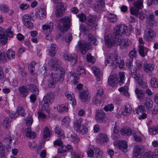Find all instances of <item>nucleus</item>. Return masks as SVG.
<instances>
[{"label":"nucleus","mask_w":158,"mask_h":158,"mask_svg":"<svg viewBox=\"0 0 158 158\" xmlns=\"http://www.w3.org/2000/svg\"><path fill=\"white\" fill-rule=\"evenodd\" d=\"M105 41L106 45L108 48H111L114 43H117L123 49H124L130 46L131 42L130 40L127 38L121 39V38L111 40V39L107 35L105 37Z\"/></svg>","instance_id":"f257e3e1"},{"label":"nucleus","mask_w":158,"mask_h":158,"mask_svg":"<svg viewBox=\"0 0 158 158\" xmlns=\"http://www.w3.org/2000/svg\"><path fill=\"white\" fill-rule=\"evenodd\" d=\"M105 63L106 65H108L111 69L116 68L117 66L120 69H122L124 66L123 61L119 60L115 54H111L107 56Z\"/></svg>","instance_id":"f03ea898"},{"label":"nucleus","mask_w":158,"mask_h":158,"mask_svg":"<svg viewBox=\"0 0 158 158\" xmlns=\"http://www.w3.org/2000/svg\"><path fill=\"white\" fill-rule=\"evenodd\" d=\"M119 81L117 76L115 74L110 76L108 79V83L109 85L112 87H115L118 83L120 85H121L124 82L125 75L123 72H120L119 74Z\"/></svg>","instance_id":"7ed1b4c3"},{"label":"nucleus","mask_w":158,"mask_h":158,"mask_svg":"<svg viewBox=\"0 0 158 158\" xmlns=\"http://www.w3.org/2000/svg\"><path fill=\"white\" fill-rule=\"evenodd\" d=\"M127 31V27L123 24L118 25L115 27L114 32L113 33L110 38L111 40L120 38L121 36L124 35Z\"/></svg>","instance_id":"20e7f679"},{"label":"nucleus","mask_w":158,"mask_h":158,"mask_svg":"<svg viewBox=\"0 0 158 158\" xmlns=\"http://www.w3.org/2000/svg\"><path fill=\"white\" fill-rule=\"evenodd\" d=\"M72 25L71 19L68 17L61 18L58 24V27L61 31H66L70 29Z\"/></svg>","instance_id":"39448f33"},{"label":"nucleus","mask_w":158,"mask_h":158,"mask_svg":"<svg viewBox=\"0 0 158 158\" xmlns=\"http://www.w3.org/2000/svg\"><path fill=\"white\" fill-rule=\"evenodd\" d=\"M54 98V95L52 93H47L44 97L43 107H48L49 105L53 102Z\"/></svg>","instance_id":"423d86ee"},{"label":"nucleus","mask_w":158,"mask_h":158,"mask_svg":"<svg viewBox=\"0 0 158 158\" xmlns=\"http://www.w3.org/2000/svg\"><path fill=\"white\" fill-rule=\"evenodd\" d=\"M77 45L81 52L83 55L85 54L86 51L90 49L91 46L90 43H87L83 40L78 41Z\"/></svg>","instance_id":"0eeeda50"},{"label":"nucleus","mask_w":158,"mask_h":158,"mask_svg":"<svg viewBox=\"0 0 158 158\" xmlns=\"http://www.w3.org/2000/svg\"><path fill=\"white\" fill-rule=\"evenodd\" d=\"M155 32L152 29L149 28H147L144 31L143 38L146 41L150 42L152 41L153 38L156 36Z\"/></svg>","instance_id":"6e6552de"},{"label":"nucleus","mask_w":158,"mask_h":158,"mask_svg":"<svg viewBox=\"0 0 158 158\" xmlns=\"http://www.w3.org/2000/svg\"><path fill=\"white\" fill-rule=\"evenodd\" d=\"M79 94L80 98L84 102H88L90 99L89 93L87 89H81L79 90Z\"/></svg>","instance_id":"1a4fd4ad"},{"label":"nucleus","mask_w":158,"mask_h":158,"mask_svg":"<svg viewBox=\"0 0 158 158\" xmlns=\"http://www.w3.org/2000/svg\"><path fill=\"white\" fill-rule=\"evenodd\" d=\"M50 62L51 64V69L54 71H57L61 70V62L58 59L55 57H53L50 60Z\"/></svg>","instance_id":"9d476101"},{"label":"nucleus","mask_w":158,"mask_h":158,"mask_svg":"<svg viewBox=\"0 0 158 158\" xmlns=\"http://www.w3.org/2000/svg\"><path fill=\"white\" fill-rule=\"evenodd\" d=\"M59 73L53 74L52 73V77L54 80L56 81H59L60 82L62 81L64 79V76L65 74L64 69H61V70H57Z\"/></svg>","instance_id":"9b49d317"},{"label":"nucleus","mask_w":158,"mask_h":158,"mask_svg":"<svg viewBox=\"0 0 158 158\" xmlns=\"http://www.w3.org/2000/svg\"><path fill=\"white\" fill-rule=\"evenodd\" d=\"M31 19L29 15H24L22 18L23 24L27 28L32 29L33 28V24L31 22Z\"/></svg>","instance_id":"f8f14e48"},{"label":"nucleus","mask_w":158,"mask_h":158,"mask_svg":"<svg viewBox=\"0 0 158 158\" xmlns=\"http://www.w3.org/2000/svg\"><path fill=\"white\" fill-rule=\"evenodd\" d=\"M63 57L64 60L70 61L73 65L77 61V57L74 54H64Z\"/></svg>","instance_id":"ddd939ff"},{"label":"nucleus","mask_w":158,"mask_h":158,"mask_svg":"<svg viewBox=\"0 0 158 158\" xmlns=\"http://www.w3.org/2000/svg\"><path fill=\"white\" fill-rule=\"evenodd\" d=\"M56 9V11L55 12V14L56 17H61L62 13L64 10V3L62 2L57 3Z\"/></svg>","instance_id":"4468645a"},{"label":"nucleus","mask_w":158,"mask_h":158,"mask_svg":"<svg viewBox=\"0 0 158 158\" xmlns=\"http://www.w3.org/2000/svg\"><path fill=\"white\" fill-rule=\"evenodd\" d=\"M96 20V17L95 16L90 15L87 18L86 24L89 26L95 28L97 26Z\"/></svg>","instance_id":"2eb2a0df"},{"label":"nucleus","mask_w":158,"mask_h":158,"mask_svg":"<svg viewBox=\"0 0 158 158\" xmlns=\"http://www.w3.org/2000/svg\"><path fill=\"white\" fill-rule=\"evenodd\" d=\"M131 76L135 80H136L137 83L139 85L142 86V88L145 89L148 87L147 83L143 81L141 79H140V77H138V75H137L136 72H133V73H132Z\"/></svg>","instance_id":"dca6fc26"},{"label":"nucleus","mask_w":158,"mask_h":158,"mask_svg":"<svg viewBox=\"0 0 158 158\" xmlns=\"http://www.w3.org/2000/svg\"><path fill=\"white\" fill-rule=\"evenodd\" d=\"M105 117V114L103 111L101 110H97L95 114V119L98 123L102 122Z\"/></svg>","instance_id":"f3484780"},{"label":"nucleus","mask_w":158,"mask_h":158,"mask_svg":"<svg viewBox=\"0 0 158 158\" xmlns=\"http://www.w3.org/2000/svg\"><path fill=\"white\" fill-rule=\"evenodd\" d=\"M18 90L20 96L23 98H25L29 94V89L27 86L25 85L19 87Z\"/></svg>","instance_id":"a211bd4d"},{"label":"nucleus","mask_w":158,"mask_h":158,"mask_svg":"<svg viewBox=\"0 0 158 158\" xmlns=\"http://www.w3.org/2000/svg\"><path fill=\"white\" fill-rule=\"evenodd\" d=\"M7 40V35L6 34V30L0 27V43L3 44H6Z\"/></svg>","instance_id":"6ab92c4d"},{"label":"nucleus","mask_w":158,"mask_h":158,"mask_svg":"<svg viewBox=\"0 0 158 158\" xmlns=\"http://www.w3.org/2000/svg\"><path fill=\"white\" fill-rule=\"evenodd\" d=\"M147 21L148 24L150 26H155L157 23L155 20V15L150 14L147 17Z\"/></svg>","instance_id":"aec40b11"},{"label":"nucleus","mask_w":158,"mask_h":158,"mask_svg":"<svg viewBox=\"0 0 158 158\" xmlns=\"http://www.w3.org/2000/svg\"><path fill=\"white\" fill-rule=\"evenodd\" d=\"M135 92L137 96V98L140 101L143 100L145 98V91L144 90H141L138 88L135 89Z\"/></svg>","instance_id":"412c9836"},{"label":"nucleus","mask_w":158,"mask_h":158,"mask_svg":"<svg viewBox=\"0 0 158 158\" xmlns=\"http://www.w3.org/2000/svg\"><path fill=\"white\" fill-rule=\"evenodd\" d=\"M138 51L139 55L142 57H144L147 55L148 49L143 46L139 45L138 46Z\"/></svg>","instance_id":"4be33fe9"},{"label":"nucleus","mask_w":158,"mask_h":158,"mask_svg":"<svg viewBox=\"0 0 158 158\" xmlns=\"http://www.w3.org/2000/svg\"><path fill=\"white\" fill-rule=\"evenodd\" d=\"M48 50L49 55L51 57L54 56L58 50L57 46L55 44H52L49 47Z\"/></svg>","instance_id":"5701e85b"},{"label":"nucleus","mask_w":158,"mask_h":158,"mask_svg":"<svg viewBox=\"0 0 158 158\" xmlns=\"http://www.w3.org/2000/svg\"><path fill=\"white\" fill-rule=\"evenodd\" d=\"M154 65L153 64L146 63L144 64L143 70L147 73H151L154 70Z\"/></svg>","instance_id":"b1692460"},{"label":"nucleus","mask_w":158,"mask_h":158,"mask_svg":"<svg viewBox=\"0 0 158 158\" xmlns=\"http://www.w3.org/2000/svg\"><path fill=\"white\" fill-rule=\"evenodd\" d=\"M54 130L56 134H57L58 137L60 138H63L65 135L63 131L61 129L58 125H56L54 129Z\"/></svg>","instance_id":"393cba45"},{"label":"nucleus","mask_w":158,"mask_h":158,"mask_svg":"<svg viewBox=\"0 0 158 158\" xmlns=\"http://www.w3.org/2000/svg\"><path fill=\"white\" fill-rule=\"evenodd\" d=\"M65 96L67 98L71 101L73 105H75L76 104V101L74 98L73 94L69 92H66L65 93Z\"/></svg>","instance_id":"a878e982"},{"label":"nucleus","mask_w":158,"mask_h":158,"mask_svg":"<svg viewBox=\"0 0 158 158\" xmlns=\"http://www.w3.org/2000/svg\"><path fill=\"white\" fill-rule=\"evenodd\" d=\"M118 146L119 149L125 152H127V146L126 141L120 140L118 143Z\"/></svg>","instance_id":"bb28decb"},{"label":"nucleus","mask_w":158,"mask_h":158,"mask_svg":"<svg viewBox=\"0 0 158 158\" xmlns=\"http://www.w3.org/2000/svg\"><path fill=\"white\" fill-rule=\"evenodd\" d=\"M158 157V148L155 150L154 154L152 153L146 152L143 156V158H157Z\"/></svg>","instance_id":"cd10ccee"},{"label":"nucleus","mask_w":158,"mask_h":158,"mask_svg":"<svg viewBox=\"0 0 158 158\" xmlns=\"http://www.w3.org/2000/svg\"><path fill=\"white\" fill-rule=\"evenodd\" d=\"M92 70L96 76L97 81H99L100 78L102 76V73L100 71V69L96 67H93L92 68Z\"/></svg>","instance_id":"c85d7f7f"},{"label":"nucleus","mask_w":158,"mask_h":158,"mask_svg":"<svg viewBox=\"0 0 158 158\" xmlns=\"http://www.w3.org/2000/svg\"><path fill=\"white\" fill-rule=\"evenodd\" d=\"M68 104L66 103L65 104H61L57 106V110L58 111L61 113L67 112L68 110Z\"/></svg>","instance_id":"c756f323"},{"label":"nucleus","mask_w":158,"mask_h":158,"mask_svg":"<svg viewBox=\"0 0 158 158\" xmlns=\"http://www.w3.org/2000/svg\"><path fill=\"white\" fill-rule=\"evenodd\" d=\"M70 135H68V137L71 142L73 143H77L79 141L80 139L76 134H75L72 131L70 132Z\"/></svg>","instance_id":"7c9ffc66"},{"label":"nucleus","mask_w":158,"mask_h":158,"mask_svg":"<svg viewBox=\"0 0 158 158\" xmlns=\"http://www.w3.org/2000/svg\"><path fill=\"white\" fill-rule=\"evenodd\" d=\"M8 61L6 52L5 53L3 50H0V61L3 63H5Z\"/></svg>","instance_id":"2f4dec72"},{"label":"nucleus","mask_w":158,"mask_h":158,"mask_svg":"<svg viewBox=\"0 0 158 158\" xmlns=\"http://www.w3.org/2000/svg\"><path fill=\"white\" fill-rule=\"evenodd\" d=\"M26 136L28 138L33 139L36 136L35 133L31 131L30 127H28L25 130Z\"/></svg>","instance_id":"473e14b6"},{"label":"nucleus","mask_w":158,"mask_h":158,"mask_svg":"<svg viewBox=\"0 0 158 158\" xmlns=\"http://www.w3.org/2000/svg\"><path fill=\"white\" fill-rule=\"evenodd\" d=\"M134 131H132L129 128L124 127L121 130L120 132L123 135H126L127 136H130L131 135H132Z\"/></svg>","instance_id":"72a5a7b5"},{"label":"nucleus","mask_w":158,"mask_h":158,"mask_svg":"<svg viewBox=\"0 0 158 158\" xmlns=\"http://www.w3.org/2000/svg\"><path fill=\"white\" fill-rule=\"evenodd\" d=\"M53 28V24L51 22H50L49 23L44 25L42 26V29L44 30L48 31L49 33L52 31Z\"/></svg>","instance_id":"f704fd0d"},{"label":"nucleus","mask_w":158,"mask_h":158,"mask_svg":"<svg viewBox=\"0 0 158 158\" xmlns=\"http://www.w3.org/2000/svg\"><path fill=\"white\" fill-rule=\"evenodd\" d=\"M93 149L95 151V156L97 158H102L103 152L97 146H93Z\"/></svg>","instance_id":"c9c22d12"},{"label":"nucleus","mask_w":158,"mask_h":158,"mask_svg":"<svg viewBox=\"0 0 158 158\" xmlns=\"http://www.w3.org/2000/svg\"><path fill=\"white\" fill-rule=\"evenodd\" d=\"M6 55L8 60H12L15 57V53L11 49H9L6 51Z\"/></svg>","instance_id":"e433bc0d"},{"label":"nucleus","mask_w":158,"mask_h":158,"mask_svg":"<svg viewBox=\"0 0 158 158\" xmlns=\"http://www.w3.org/2000/svg\"><path fill=\"white\" fill-rule=\"evenodd\" d=\"M132 111V109L131 106L127 104L124 106V109L123 112V114L124 115L127 116L131 113Z\"/></svg>","instance_id":"4c0bfd02"},{"label":"nucleus","mask_w":158,"mask_h":158,"mask_svg":"<svg viewBox=\"0 0 158 158\" xmlns=\"http://www.w3.org/2000/svg\"><path fill=\"white\" fill-rule=\"evenodd\" d=\"M28 89L32 93L37 94L39 92V89L37 87L33 84H30L27 85Z\"/></svg>","instance_id":"58836bf2"},{"label":"nucleus","mask_w":158,"mask_h":158,"mask_svg":"<svg viewBox=\"0 0 158 158\" xmlns=\"http://www.w3.org/2000/svg\"><path fill=\"white\" fill-rule=\"evenodd\" d=\"M141 150V148L140 146H137L135 148L133 154L134 157L139 158L141 154L140 151Z\"/></svg>","instance_id":"ea45409f"},{"label":"nucleus","mask_w":158,"mask_h":158,"mask_svg":"<svg viewBox=\"0 0 158 158\" xmlns=\"http://www.w3.org/2000/svg\"><path fill=\"white\" fill-rule=\"evenodd\" d=\"M76 131L81 134H86L88 131V128L85 125H82Z\"/></svg>","instance_id":"a19ab883"},{"label":"nucleus","mask_w":158,"mask_h":158,"mask_svg":"<svg viewBox=\"0 0 158 158\" xmlns=\"http://www.w3.org/2000/svg\"><path fill=\"white\" fill-rule=\"evenodd\" d=\"M107 17L108 20L111 22L115 23L117 21L116 15L113 13L109 14Z\"/></svg>","instance_id":"79ce46f5"},{"label":"nucleus","mask_w":158,"mask_h":158,"mask_svg":"<svg viewBox=\"0 0 158 158\" xmlns=\"http://www.w3.org/2000/svg\"><path fill=\"white\" fill-rule=\"evenodd\" d=\"M134 6L140 10L143 7V0H137L133 3Z\"/></svg>","instance_id":"37998d69"},{"label":"nucleus","mask_w":158,"mask_h":158,"mask_svg":"<svg viewBox=\"0 0 158 158\" xmlns=\"http://www.w3.org/2000/svg\"><path fill=\"white\" fill-rule=\"evenodd\" d=\"M52 134V132L49 130L48 128L46 127L44 128L43 133V137L44 139H46L49 137Z\"/></svg>","instance_id":"c03bdc74"},{"label":"nucleus","mask_w":158,"mask_h":158,"mask_svg":"<svg viewBox=\"0 0 158 158\" xmlns=\"http://www.w3.org/2000/svg\"><path fill=\"white\" fill-rule=\"evenodd\" d=\"M70 119L68 117H65L63 118L61 121L62 125L66 128L69 127Z\"/></svg>","instance_id":"a18cd8bd"},{"label":"nucleus","mask_w":158,"mask_h":158,"mask_svg":"<svg viewBox=\"0 0 158 158\" xmlns=\"http://www.w3.org/2000/svg\"><path fill=\"white\" fill-rule=\"evenodd\" d=\"M102 96L100 95L96 94L93 99V102L95 104H100L101 102Z\"/></svg>","instance_id":"49530a36"},{"label":"nucleus","mask_w":158,"mask_h":158,"mask_svg":"<svg viewBox=\"0 0 158 158\" xmlns=\"http://www.w3.org/2000/svg\"><path fill=\"white\" fill-rule=\"evenodd\" d=\"M78 75L73 71L70 72V77H73V82L74 84L77 83L79 82V77L78 76Z\"/></svg>","instance_id":"de8ad7c7"},{"label":"nucleus","mask_w":158,"mask_h":158,"mask_svg":"<svg viewBox=\"0 0 158 158\" xmlns=\"http://www.w3.org/2000/svg\"><path fill=\"white\" fill-rule=\"evenodd\" d=\"M88 38L89 40L94 45H95L97 44L96 38L91 33L89 34L88 35Z\"/></svg>","instance_id":"09e8293b"},{"label":"nucleus","mask_w":158,"mask_h":158,"mask_svg":"<svg viewBox=\"0 0 158 158\" xmlns=\"http://www.w3.org/2000/svg\"><path fill=\"white\" fill-rule=\"evenodd\" d=\"M150 83L151 86L153 88H156L158 87V81L155 77H153L151 79Z\"/></svg>","instance_id":"8fccbe9b"},{"label":"nucleus","mask_w":158,"mask_h":158,"mask_svg":"<svg viewBox=\"0 0 158 158\" xmlns=\"http://www.w3.org/2000/svg\"><path fill=\"white\" fill-rule=\"evenodd\" d=\"M153 102L152 100L149 99H147L145 102L144 105L147 109H151L153 106Z\"/></svg>","instance_id":"3c124183"},{"label":"nucleus","mask_w":158,"mask_h":158,"mask_svg":"<svg viewBox=\"0 0 158 158\" xmlns=\"http://www.w3.org/2000/svg\"><path fill=\"white\" fill-rule=\"evenodd\" d=\"M128 90V87L127 86H123L120 87L118 90L120 92H123V95L127 96H129L130 94L127 91Z\"/></svg>","instance_id":"603ef678"},{"label":"nucleus","mask_w":158,"mask_h":158,"mask_svg":"<svg viewBox=\"0 0 158 158\" xmlns=\"http://www.w3.org/2000/svg\"><path fill=\"white\" fill-rule=\"evenodd\" d=\"M140 9L137 8L135 6L132 7L130 9L131 13L132 15L138 16L139 14V10Z\"/></svg>","instance_id":"864d4df0"},{"label":"nucleus","mask_w":158,"mask_h":158,"mask_svg":"<svg viewBox=\"0 0 158 158\" xmlns=\"http://www.w3.org/2000/svg\"><path fill=\"white\" fill-rule=\"evenodd\" d=\"M99 137L100 140L101 142H106L108 140L107 135L106 134L101 133L99 134Z\"/></svg>","instance_id":"5fc2aeb1"},{"label":"nucleus","mask_w":158,"mask_h":158,"mask_svg":"<svg viewBox=\"0 0 158 158\" xmlns=\"http://www.w3.org/2000/svg\"><path fill=\"white\" fill-rule=\"evenodd\" d=\"M77 16L80 22H84L86 21L87 18L86 17V15L84 13H81L79 14Z\"/></svg>","instance_id":"6e6d98bb"},{"label":"nucleus","mask_w":158,"mask_h":158,"mask_svg":"<svg viewBox=\"0 0 158 158\" xmlns=\"http://www.w3.org/2000/svg\"><path fill=\"white\" fill-rule=\"evenodd\" d=\"M10 119L8 118H6L4 119L3 124L4 126L6 128L8 129L10 127Z\"/></svg>","instance_id":"4d7b16f0"},{"label":"nucleus","mask_w":158,"mask_h":158,"mask_svg":"<svg viewBox=\"0 0 158 158\" xmlns=\"http://www.w3.org/2000/svg\"><path fill=\"white\" fill-rule=\"evenodd\" d=\"M24 110V109L21 106H19L17 107V115L23 116L25 114Z\"/></svg>","instance_id":"13d9d810"},{"label":"nucleus","mask_w":158,"mask_h":158,"mask_svg":"<svg viewBox=\"0 0 158 158\" xmlns=\"http://www.w3.org/2000/svg\"><path fill=\"white\" fill-rule=\"evenodd\" d=\"M135 68L136 70H140L142 68L143 66V62L139 60H136L135 62Z\"/></svg>","instance_id":"bf43d9fd"},{"label":"nucleus","mask_w":158,"mask_h":158,"mask_svg":"<svg viewBox=\"0 0 158 158\" xmlns=\"http://www.w3.org/2000/svg\"><path fill=\"white\" fill-rule=\"evenodd\" d=\"M132 136L134 137V139L135 141L137 142H141L142 141V139L141 137L139 136L136 133L135 131H134L133 132Z\"/></svg>","instance_id":"052dcab7"},{"label":"nucleus","mask_w":158,"mask_h":158,"mask_svg":"<svg viewBox=\"0 0 158 158\" xmlns=\"http://www.w3.org/2000/svg\"><path fill=\"white\" fill-rule=\"evenodd\" d=\"M145 109L144 106L142 105H140L135 109V113L139 114V113H142L145 111Z\"/></svg>","instance_id":"680f3d73"},{"label":"nucleus","mask_w":158,"mask_h":158,"mask_svg":"<svg viewBox=\"0 0 158 158\" xmlns=\"http://www.w3.org/2000/svg\"><path fill=\"white\" fill-rule=\"evenodd\" d=\"M104 2H97L95 5V7L96 10H100L104 5Z\"/></svg>","instance_id":"e2e57ef3"},{"label":"nucleus","mask_w":158,"mask_h":158,"mask_svg":"<svg viewBox=\"0 0 158 158\" xmlns=\"http://www.w3.org/2000/svg\"><path fill=\"white\" fill-rule=\"evenodd\" d=\"M77 71L78 72L77 74L78 75H81V74H85V70L82 66H79L77 69Z\"/></svg>","instance_id":"0e129e2a"},{"label":"nucleus","mask_w":158,"mask_h":158,"mask_svg":"<svg viewBox=\"0 0 158 158\" xmlns=\"http://www.w3.org/2000/svg\"><path fill=\"white\" fill-rule=\"evenodd\" d=\"M81 120L78 119L74 121V126L76 129V130L78 129L81 126Z\"/></svg>","instance_id":"69168bd1"},{"label":"nucleus","mask_w":158,"mask_h":158,"mask_svg":"<svg viewBox=\"0 0 158 158\" xmlns=\"http://www.w3.org/2000/svg\"><path fill=\"white\" fill-rule=\"evenodd\" d=\"M79 29L80 31L84 34H85L88 31V30L86 28V26L83 23H81L80 25Z\"/></svg>","instance_id":"338daca9"},{"label":"nucleus","mask_w":158,"mask_h":158,"mask_svg":"<svg viewBox=\"0 0 158 158\" xmlns=\"http://www.w3.org/2000/svg\"><path fill=\"white\" fill-rule=\"evenodd\" d=\"M86 60L88 62H90L94 63L95 61L94 57L92 56L89 53H88L86 56Z\"/></svg>","instance_id":"774afa93"}]
</instances>
